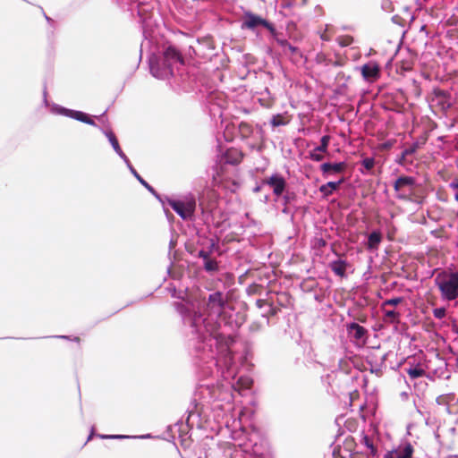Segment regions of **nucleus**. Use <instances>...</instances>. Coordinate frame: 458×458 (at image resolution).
I'll return each mask as SVG.
<instances>
[{
	"mask_svg": "<svg viewBox=\"0 0 458 458\" xmlns=\"http://www.w3.org/2000/svg\"><path fill=\"white\" fill-rule=\"evenodd\" d=\"M435 280L445 299L454 300L458 297V273L442 272Z\"/></svg>",
	"mask_w": 458,
	"mask_h": 458,
	"instance_id": "obj_1",
	"label": "nucleus"
},
{
	"mask_svg": "<svg viewBox=\"0 0 458 458\" xmlns=\"http://www.w3.org/2000/svg\"><path fill=\"white\" fill-rule=\"evenodd\" d=\"M164 65L165 66V68L163 71H161L158 64H155L151 60L150 70L155 77L160 79H165L168 77L173 73L170 66L174 63L182 62V59L176 49H174L172 47H167L164 54Z\"/></svg>",
	"mask_w": 458,
	"mask_h": 458,
	"instance_id": "obj_2",
	"label": "nucleus"
},
{
	"mask_svg": "<svg viewBox=\"0 0 458 458\" xmlns=\"http://www.w3.org/2000/svg\"><path fill=\"white\" fill-rule=\"evenodd\" d=\"M168 204L182 219H191L196 208V201L193 198H188L184 200L171 199Z\"/></svg>",
	"mask_w": 458,
	"mask_h": 458,
	"instance_id": "obj_3",
	"label": "nucleus"
},
{
	"mask_svg": "<svg viewBox=\"0 0 458 458\" xmlns=\"http://www.w3.org/2000/svg\"><path fill=\"white\" fill-rule=\"evenodd\" d=\"M51 112L55 114L64 115L67 117H71L72 119L81 121L82 123L94 125L93 120L85 113L81 111L71 110L60 106H53L51 108Z\"/></svg>",
	"mask_w": 458,
	"mask_h": 458,
	"instance_id": "obj_4",
	"label": "nucleus"
},
{
	"mask_svg": "<svg viewBox=\"0 0 458 458\" xmlns=\"http://www.w3.org/2000/svg\"><path fill=\"white\" fill-rule=\"evenodd\" d=\"M242 27L247 29H253L256 27L273 29L266 19L251 12L244 13L242 16Z\"/></svg>",
	"mask_w": 458,
	"mask_h": 458,
	"instance_id": "obj_5",
	"label": "nucleus"
},
{
	"mask_svg": "<svg viewBox=\"0 0 458 458\" xmlns=\"http://www.w3.org/2000/svg\"><path fill=\"white\" fill-rule=\"evenodd\" d=\"M395 190L401 197H410L414 193V182L411 177H401L394 184Z\"/></svg>",
	"mask_w": 458,
	"mask_h": 458,
	"instance_id": "obj_6",
	"label": "nucleus"
},
{
	"mask_svg": "<svg viewBox=\"0 0 458 458\" xmlns=\"http://www.w3.org/2000/svg\"><path fill=\"white\" fill-rule=\"evenodd\" d=\"M361 73L367 81H375L379 75V67L375 63H369L362 66Z\"/></svg>",
	"mask_w": 458,
	"mask_h": 458,
	"instance_id": "obj_7",
	"label": "nucleus"
},
{
	"mask_svg": "<svg viewBox=\"0 0 458 458\" xmlns=\"http://www.w3.org/2000/svg\"><path fill=\"white\" fill-rule=\"evenodd\" d=\"M266 183L273 189L274 193L277 196L282 194L285 187L284 180L278 175H273L267 179Z\"/></svg>",
	"mask_w": 458,
	"mask_h": 458,
	"instance_id": "obj_8",
	"label": "nucleus"
},
{
	"mask_svg": "<svg viewBox=\"0 0 458 458\" xmlns=\"http://www.w3.org/2000/svg\"><path fill=\"white\" fill-rule=\"evenodd\" d=\"M105 134L107 137L109 142L111 143L114 150L124 160L125 163H128V158L121 149L118 140L112 131H105Z\"/></svg>",
	"mask_w": 458,
	"mask_h": 458,
	"instance_id": "obj_9",
	"label": "nucleus"
},
{
	"mask_svg": "<svg viewBox=\"0 0 458 458\" xmlns=\"http://www.w3.org/2000/svg\"><path fill=\"white\" fill-rule=\"evenodd\" d=\"M222 306V297L219 293H213L209 296V301L208 304V309L215 313L220 311Z\"/></svg>",
	"mask_w": 458,
	"mask_h": 458,
	"instance_id": "obj_10",
	"label": "nucleus"
},
{
	"mask_svg": "<svg viewBox=\"0 0 458 458\" xmlns=\"http://www.w3.org/2000/svg\"><path fill=\"white\" fill-rule=\"evenodd\" d=\"M321 168L326 174H337L344 170V163H325L321 165Z\"/></svg>",
	"mask_w": 458,
	"mask_h": 458,
	"instance_id": "obj_11",
	"label": "nucleus"
},
{
	"mask_svg": "<svg viewBox=\"0 0 458 458\" xmlns=\"http://www.w3.org/2000/svg\"><path fill=\"white\" fill-rule=\"evenodd\" d=\"M348 332L355 339L360 340L364 336L366 330L360 325L352 323L349 326Z\"/></svg>",
	"mask_w": 458,
	"mask_h": 458,
	"instance_id": "obj_12",
	"label": "nucleus"
},
{
	"mask_svg": "<svg viewBox=\"0 0 458 458\" xmlns=\"http://www.w3.org/2000/svg\"><path fill=\"white\" fill-rule=\"evenodd\" d=\"M242 153L235 148L229 149L225 154V161L230 164H238L242 160Z\"/></svg>",
	"mask_w": 458,
	"mask_h": 458,
	"instance_id": "obj_13",
	"label": "nucleus"
},
{
	"mask_svg": "<svg viewBox=\"0 0 458 458\" xmlns=\"http://www.w3.org/2000/svg\"><path fill=\"white\" fill-rule=\"evenodd\" d=\"M380 242H381V234L377 232H373L369 236L368 248L370 250H375L377 248Z\"/></svg>",
	"mask_w": 458,
	"mask_h": 458,
	"instance_id": "obj_14",
	"label": "nucleus"
},
{
	"mask_svg": "<svg viewBox=\"0 0 458 458\" xmlns=\"http://www.w3.org/2000/svg\"><path fill=\"white\" fill-rule=\"evenodd\" d=\"M413 453V449L411 445H405L403 448L395 450L396 458H411Z\"/></svg>",
	"mask_w": 458,
	"mask_h": 458,
	"instance_id": "obj_15",
	"label": "nucleus"
},
{
	"mask_svg": "<svg viewBox=\"0 0 458 458\" xmlns=\"http://www.w3.org/2000/svg\"><path fill=\"white\" fill-rule=\"evenodd\" d=\"M340 183L341 182H330L327 184L322 185L319 190L325 196H328L332 194L333 191H335L336 189H338Z\"/></svg>",
	"mask_w": 458,
	"mask_h": 458,
	"instance_id": "obj_16",
	"label": "nucleus"
},
{
	"mask_svg": "<svg viewBox=\"0 0 458 458\" xmlns=\"http://www.w3.org/2000/svg\"><path fill=\"white\" fill-rule=\"evenodd\" d=\"M271 123L274 127L281 126L288 123V120L284 116L277 114L272 118Z\"/></svg>",
	"mask_w": 458,
	"mask_h": 458,
	"instance_id": "obj_17",
	"label": "nucleus"
},
{
	"mask_svg": "<svg viewBox=\"0 0 458 458\" xmlns=\"http://www.w3.org/2000/svg\"><path fill=\"white\" fill-rule=\"evenodd\" d=\"M385 316L387 321L394 322L398 317V313L394 310H388L387 307H384Z\"/></svg>",
	"mask_w": 458,
	"mask_h": 458,
	"instance_id": "obj_18",
	"label": "nucleus"
},
{
	"mask_svg": "<svg viewBox=\"0 0 458 458\" xmlns=\"http://www.w3.org/2000/svg\"><path fill=\"white\" fill-rule=\"evenodd\" d=\"M131 172V174L142 183L145 187H147L149 191H151V187L139 175V174L135 171V169L131 166L130 164V161L128 160V163H125Z\"/></svg>",
	"mask_w": 458,
	"mask_h": 458,
	"instance_id": "obj_19",
	"label": "nucleus"
},
{
	"mask_svg": "<svg viewBox=\"0 0 458 458\" xmlns=\"http://www.w3.org/2000/svg\"><path fill=\"white\" fill-rule=\"evenodd\" d=\"M408 374L411 378H417L424 374V370L420 368H412L408 370Z\"/></svg>",
	"mask_w": 458,
	"mask_h": 458,
	"instance_id": "obj_20",
	"label": "nucleus"
},
{
	"mask_svg": "<svg viewBox=\"0 0 458 458\" xmlns=\"http://www.w3.org/2000/svg\"><path fill=\"white\" fill-rule=\"evenodd\" d=\"M328 142H329V137L328 136L322 137V139H321V145L316 148V151H319V152H322V153L326 152L327 148Z\"/></svg>",
	"mask_w": 458,
	"mask_h": 458,
	"instance_id": "obj_21",
	"label": "nucleus"
},
{
	"mask_svg": "<svg viewBox=\"0 0 458 458\" xmlns=\"http://www.w3.org/2000/svg\"><path fill=\"white\" fill-rule=\"evenodd\" d=\"M239 384L241 385L242 388L247 389V388H249L251 386L252 381L250 378H248V377L240 378L239 379Z\"/></svg>",
	"mask_w": 458,
	"mask_h": 458,
	"instance_id": "obj_22",
	"label": "nucleus"
},
{
	"mask_svg": "<svg viewBox=\"0 0 458 458\" xmlns=\"http://www.w3.org/2000/svg\"><path fill=\"white\" fill-rule=\"evenodd\" d=\"M401 301H402V299H400V298L391 299V300L385 301L384 307L395 306L398 303H400Z\"/></svg>",
	"mask_w": 458,
	"mask_h": 458,
	"instance_id": "obj_23",
	"label": "nucleus"
},
{
	"mask_svg": "<svg viewBox=\"0 0 458 458\" xmlns=\"http://www.w3.org/2000/svg\"><path fill=\"white\" fill-rule=\"evenodd\" d=\"M434 315L437 318H442L445 317V310L444 308H439V309H436L434 310Z\"/></svg>",
	"mask_w": 458,
	"mask_h": 458,
	"instance_id": "obj_24",
	"label": "nucleus"
},
{
	"mask_svg": "<svg viewBox=\"0 0 458 458\" xmlns=\"http://www.w3.org/2000/svg\"><path fill=\"white\" fill-rule=\"evenodd\" d=\"M450 187L454 191V199L458 201V182H452Z\"/></svg>",
	"mask_w": 458,
	"mask_h": 458,
	"instance_id": "obj_25",
	"label": "nucleus"
},
{
	"mask_svg": "<svg viewBox=\"0 0 458 458\" xmlns=\"http://www.w3.org/2000/svg\"><path fill=\"white\" fill-rule=\"evenodd\" d=\"M205 267L208 270H215L216 264L214 261L208 260L205 263Z\"/></svg>",
	"mask_w": 458,
	"mask_h": 458,
	"instance_id": "obj_26",
	"label": "nucleus"
},
{
	"mask_svg": "<svg viewBox=\"0 0 458 458\" xmlns=\"http://www.w3.org/2000/svg\"><path fill=\"white\" fill-rule=\"evenodd\" d=\"M322 152H319V151H314V153H312V157L315 159V160H321L322 159Z\"/></svg>",
	"mask_w": 458,
	"mask_h": 458,
	"instance_id": "obj_27",
	"label": "nucleus"
},
{
	"mask_svg": "<svg viewBox=\"0 0 458 458\" xmlns=\"http://www.w3.org/2000/svg\"><path fill=\"white\" fill-rule=\"evenodd\" d=\"M128 436L123 435H112V436H103L102 438H127Z\"/></svg>",
	"mask_w": 458,
	"mask_h": 458,
	"instance_id": "obj_28",
	"label": "nucleus"
},
{
	"mask_svg": "<svg viewBox=\"0 0 458 458\" xmlns=\"http://www.w3.org/2000/svg\"><path fill=\"white\" fill-rule=\"evenodd\" d=\"M364 443L371 450V453L375 452L374 447L368 437H364Z\"/></svg>",
	"mask_w": 458,
	"mask_h": 458,
	"instance_id": "obj_29",
	"label": "nucleus"
},
{
	"mask_svg": "<svg viewBox=\"0 0 458 458\" xmlns=\"http://www.w3.org/2000/svg\"><path fill=\"white\" fill-rule=\"evenodd\" d=\"M364 165L368 169H369L373 166V161L371 159H366L364 161Z\"/></svg>",
	"mask_w": 458,
	"mask_h": 458,
	"instance_id": "obj_30",
	"label": "nucleus"
},
{
	"mask_svg": "<svg viewBox=\"0 0 458 458\" xmlns=\"http://www.w3.org/2000/svg\"><path fill=\"white\" fill-rule=\"evenodd\" d=\"M385 458H396L395 457V451L387 453L385 456Z\"/></svg>",
	"mask_w": 458,
	"mask_h": 458,
	"instance_id": "obj_31",
	"label": "nucleus"
},
{
	"mask_svg": "<svg viewBox=\"0 0 458 458\" xmlns=\"http://www.w3.org/2000/svg\"><path fill=\"white\" fill-rule=\"evenodd\" d=\"M335 273H336V274H338V275H343V273H344L343 268H342V267H335Z\"/></svg>",
	"mask_w": 458,
	"mask_h": 458,
	"instance_id": "obj_32",
	"label": "nucleus"
},
{
	"mask_svg": "<svg viewBox=\"0 0 458 458\" xmlns=\"http://www.w3.org/2000/svg\"><path fill=\"white\" fill-rule=\"evenodd\" d=\"M350 42H351V39H350V38H347V39H345L344 42H342L341 44H342V45H344V46H347V45H349V44H350Z\"/></svg>",
	"mask_w": 458,
	"mask_h": 458,
	"instance_id": "obj_33",
	"label": "nucleus"
},
{
	"mask_svg": "<svg viewBox=\"0 0 458 458\" xmlns=\"http://www.w3.org/2000/svg\"><path fill=\"white\" fill-rule=\"evenodd\" d=\"M143 11H144V10H143V8H142V7H140V9H139V14H140V15H141V13H142V12H143Z\"/></svg>",
	"mask_w": 458,
	"mask_h": 458,
	"instance_id": "obj_34",
	"label": "nucleus"
},
{
	"mask_svg": "<svg viewBox=\"0 0 458 458\" xmlns=\"http://www.w3.org/2000/svg\"><path fill=\"white\" fill-rule=\"evenodd\" d=\"M306 3H307V0H301V4H306Z\"/></svg>",
	"mask_w": 458,
	"mask_h": 458,
	"instance_id": "obj_35",
	"label": "nucleus"
},
{
	"mask_svg": "<svg viewBox=\"0 0 458 458\" xmlns=\"http://www.w3.org/2000/svg\"><path fill=\"white\" fill-rule=\"evenodd\" d=\"M244 128H247V125H246V124H243V125L242 126V130H243Z\"/></svg>",
	"mask_w": 458,
	"mask_h": 458,
	"instance_id": "obj_36",
	"label": "nucleus"
}]
</instances>
